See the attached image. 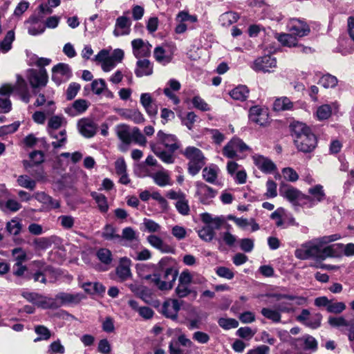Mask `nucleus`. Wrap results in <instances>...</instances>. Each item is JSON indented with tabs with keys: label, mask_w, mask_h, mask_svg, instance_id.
Listing matches in <instances>:
<instances>
[{
	"label": "nucleus",
	"mask_w": 354,
	"mask_h": 354,
	"mask_svg": "<svg viewBox=\"0 0 354 354\" xmlns=\"http://www.w3.org/2000/svg\"><path fill=\"white\" fill-rule=\"evenodd\" d=\"M283 196L286 199H300L302 194L298 189L290 186L284 188Z\"/></svg>",
	"instance_id": "4d7b16f0"
},
{
	"label": "nucleus",
	"mask_w": 354,
	"mask_h": 354,
	"mask_svg": "<svg viewBox=\"0 0 354 354\" xmlns=\"http://www.w3.org/2000/svg\"><path fill=\"white\" fill-rule=\"evenodd\" d=\"M292 206L297 212H299L301 209L304 211L313 207L315 205V201H290Z\"/></svg>",
	"instance_id": "3c124183"
},
{
	"label": "nucleus",
	"mask_w": 354,
	"mask_h": 354,
	"mask_svg": "<svg viewBox=\"0 0 354 354\" xmlns=\"http://www.w3.org/2000/svg\"><path fill=\"white\" fill-rule=\"evenodd\" d=\"M219 169L216 165H211L209 167H205L203 170V176L204 179L209 183L215 182Z\"/></svg>",
	"instance_id": "49530a36"
},
{
	"label": "nucleus",
	"mask_w": 354,
	"mask_h": 354,
	"mask_svg": "<svg viewBox=\"0 0 354 354\" xmlns=\"http://www.w3.org/2000/svg\"><path fill=\"white\" fill-rule=\"evenodd\" d=\"M152 73L153 65L149 60L147 59L138 60L135 69V74L137 77L148 76L151 75Z\"/></svg>",
	"instance_id": "5701e85b"
},
{
	"label": "nucleus",
	"mask_w": 354,
	"mask_h": 354,
	"mask_svg": "<svg viewBox=\"0 0 354 354\" xmlns=\"http://www.w3.org/2000/svg\"><path fill=\"white\" fill-rule=\"evenodd\" d=\"M155 59L162 65L169 64L171 60V57L166 54L165 50L161 46H157L153 50Z\"/></svg>",
	"instance_id": "37998d69"
},
{
	"label": "nucleus",
	"mask_w": 354,
	"mask_h": 354,
	"mask_svg": "<svg viewBox=\"0 0 354 354\" xmlns=\"http://www.w3.org/2000/svg\"><path fill=\"white\" fill-rule=\"evenodd\" d=\"M52 244V241L49 238L47 237H41L35 239L33 241V245L35 248L39 250H45L49 248Z\"/></svg>",
	"instance_id": "774afa93"
},
{
	"label": "nucleus",
	"mask_w": 354,
	"mask_h": 354,
	"mask_svg": "<svg viewBox=\"0 0 354 354\" xmlns=\"http://www.w3.org/2000/svg\"><path fill=\"white\" fill-rule=\"evenodd\" d=\"M35 331L39 336L35 339V342L47 340L50 337V332L46 326H37L35 327Z\"/></svg>",
	"instance_id": "680f3d73"
},
{
	"label": "nucleus",
	"mask_w": 354,
	"mask_h": 354,
	"mask_svg": "<svg viewBox=\"0 0 354 354\" xmlns=\"http://www.w3.org/2000/svg\"><path fill=\"white\" fill-rule=\"evenodd\" d=\"M132 51L136 58L147 57L151 55V45L142 39L131 41Z\"/></svg>",
	"instance_id": "4468645a"
},
{
	"label": "nucleus",
	"mask_w": 354,
	"mask_h": 354,
	"mask_svg": "<svg viewBox=\"0 0 354 354\" xmlns=\"http://www.w3.org/2000/svg\"><path fill=\"white\" fill-rule=\"evenodd\" d=\"M48 134L52 138L57 140V141H53L51 143L54 149L61 148L66 144L67 136L65 129L61 130L59 133H57L56 131H50Z\"/></svg>",
	"instance_id": "cd10ccee"
},
{
	"label": "nucleus",
	"mask_w": 354,
	"mask_h": 354,
	"mask_svg": "<svg viewBox=\"0 0 354 354\" xmlns=\"http://www.w3.org/2000/svg\"><path fill=\"white\" fill-rule=\"evenodd\" d=\"M336 103H333L332 105L323 104L319 106L316 111V115L319 120H324L329 118L332 114L333 107H336Z\"/></svg>",
	"instance_id": "79ce46f5"
},
{
	"label": "nucleus",
	"mask_w": 354,
	"mask_h": 354,
	"mask_svg": "<svg viewBox=\"0 0 354 354\" xmlns=\"http://www.w3.org/2000/svg\"><path fill=\"white\" fill-rule=\"evenodd\" d=\"M192 103L194 108L201 111H208L210 110L209 104L199 95L194 96L192 100Z\"/></svg>",
	"instance_id": "5fc2aeb1"
},
{
	"label": "nucleus",
	"mask_w": 354,
	"mask_h": 354,
	"mask_svg": "<svg viewBox=\"0 0 354 354\" xmlns=\"http://www.w3.org/2000/svg\"><path fill=\"white\" fill-rule=\"evenodd\" d=\"M337 78L329 73L323 75L320 77L318 82V84L322 85L325 88H333L337 86Z\"/></svg>",
	"instance_id": "c03bdc74"
},
{
	"label": "nucleus",
	"mask_w": 354,
	"mask_h": 354,
	"mask_svg": "<svg viewBox=\"0 0 354 354\" xmlns=\"http://www.w3.org/2000/svg\"><path fill=\"white\" fill-rule=\"evenodd\" d=\"M17 183L20 186L30 190H32L36 185L35 181L26 175L19 176L17 178Z\"/></svg>",
	"instance_id": "6e6d98bb"
},
{
	"label": "nucleus",
	"mask_w": 354,
	"mask_h": 354,
	"mask_svg": "<svg viewBox=\"0 0 354 354\" xmlns=\"http://www.w3.org/2000/svg\"><path fill=\"white\" fill-rule=\"evenodd\" d=\"M249 149L248 146L241 139L233 138L223 148V154L228 158L236 156V153L243 152Z\"/></svg>",
	"instance_id": "1a4fd4ad"
},
{
	"label": "nucleus",
	"mask_w": 354,
	"mask_h": 354,
	"mask_svg": "<svg viewBox=\"0 0 354 354\" xmlns=\"http://www.w3.org/2000/svg\"><path fill=\"white\" fill-rule=\"evenodd\" d=\"M239 16L234 12H226L220 16L219 21L223 26H229L237 21Z\"/></svg>",
	"instance_id": "09e8293b"
},
{
	"label": "nucleus",
	"mask_w": 354,
	"mask_h": 354,
	"mask_svg": "<svg viewBox=\"0 0 354 354\" xmlns=\"http://www.w3.org/2000/svg\"><path fill=\"white\" fill-rule=\"evenodd\" d=\"M283 178L290 182H295L299 179V175L292 167L283 168L281 171Z\"/></svg>",
	"instance_id": "0e129e2a"
},
{
	"label": "nucleus",
	"mask_w": 354,
	"mask_h": 354,
	"mask_svg": "<svg viewBox=\"0 0 354 354\" xmlns=\"http://www.w3.org/2000/svg\"><path fill=\"white\" fill-rule=\"evenodd\" d=\"M21 296L28 302L33 304L39 308L43 309L57 308V305L53 299V297H48L37 292L24 291Z\"/></svg>",
	"instance_id": "423d86ee"
},
{
	"label": "nucleus",
	"mask_w": 354,
	"mask_h": 354,
	"mask_svg": "<svg viewBox=\"0 0 354 354\" xmlns=\"http://www.w3.org/2000/svg\"><path fill=\"white\" fill-rule=\"evenodd\" d=\"M288 30L296 37H302L310 32L308 25L303 20L292 19L288 24Z\"/></svg>",
	"instance_id": "2eb2a0df"
},
{
	"label": "nucleus",
	"mask_w": 354,
	"mask_h": 354,
	"mask_svg": "<svg viewBox=\"0 0 354 354\" xmlns=\"http://www.w3.org/2000/svg\"><path fill=\"white\" fill-rule=\"evenodd\" d=\"M230 95L234 100L244 101L249 95V89L245 85H239L230 92Z\"/></svg>",
	"instance_id": "f704fd0d"
},
{
	"label": "nucleus",
	"mask_w": 354,
	"mask_h": 354,
	"mask_svg": "<svg viewBox=\"0 0 354 354\" xmlns=\"http://www.w3.org/2000/svg\"><path fill=\"white\" fill-rule=\"evenodd\" d=\"M340 238L339 234H334L314 239L302 244L300 248H297L295 251V256L301 260L315 259L318 261L325 260L329 257H335V247L337 245H324L339 240Z\"/></svg>",
	"instance_id": "f257e3e1"
},
{
	"label": "nucleus",
	"mask_w": 354,
	"mask_h": 354,
	"mask_svg": "<svg viewBox=\"0 0 354 354\" xmlns=\"http://www.w3.org/2000/svg\"><path fill=\"white\" fill-rule=\"evenodd\" d=\"M148 243L156 249L161 251L162 252L169 253L173 250L172 248L164 243V241L156 235H149L147 236Z\"/></svg>",
	"instance_id": "a878e982"
},
{
	"label": "nucleus",
	"mask_w": 354,
	"mask_h": 354,
	"mask_svg": "<svg viewBox=\"0 0 354 354\" xmlns=\"http://www.w3.org/2000/svg\"><path fill=\"white\" fill-rule=\"evenodd\" d=\"M14 87V92L18 95L22 102L27 104L30 100V94L26 81L21 76H17V81Z\"/></svg>",
	"instance_id": "dca6fc26"
},
{
	"label": "nucleus",
	"mask_w": 354,
	"mask_h": 354,
	"mask_svg": "<svg viewBox=\"0 0 354 354\" xmlns=\"http://www.w3.org/2000/svg\"><path fill=\"white\" fill-rule=\"evenodd\" d=\"M27 79L33 89L45 86L48 82V77L46 71L39 69H30L28 71Z\"/></svg>",
	"instance_id": "6e6552de"
},
{
	"label": "nucleus",
	"mask_w": 354,
	"mask_h": 354,
	"mask_svg": "<svg viewBox=\"0 0 354 354\" xmlns=\"http://www.w3.org/2000/svg\"><path fill=\"white\" fill-rule=\"evenodd\" d=\"M216 274L222 278L230 280L234 277V272L230 268L225 266H219L216 268Z\"/></svg>",
	"instance_id": "69168bd1"
},
{
	"label": "nucleus",
	"mask_w": 354,
	"mask_h": 354,
	"mask_svg": "<svg viewBox=\"0 0 354 354\" xmlns=\"http://www.w3.org/2000/svg\"><path fill=\"white\" fill-rule=\"evenodd\" d=\"M277 66L275 57L271 55H264L257 58L251 64L250 67L256 72L270 73L271 69Z\"/></svg>",
	"instance_id": "0eeeda50"
},
{
	"label": "nucleus",
	"mask_w": 354,
	"mask_h": 354,
	"mask_svg": "<svg viewBox=\"0 0 354 354\" xmlns=\"http://www.w3.org/2000/svg\"><path fill=\"white\" fill-rule=\"evenodd\" d=\"M133 140L137 144L145 146L147 139L138 127H134L131 131V141Z\"/></svg>",
	"instance_id": "13d9d810"
},
{
	"label": "nucleus",
	"mask_w": 354,
	"mask_h": 354,
	"mask_svg": "<svg viewBox=\"0 0 354 354\" xmlns=\"http://www.w3.org/2000/svg\"><path fill=\"white\" fill-rule=\"evenodd\" d=\"M218 324L219 326L225 330L236 328L239 326L238 321L233 318H220L218 320Z\"/></svg>",
	"instance_id": "603ef678"
},
{
	"label": "nucleus",
	"mask_w": 354,
	"mask_h": 354,
	"mask_svg": "<svg viewBox=\"0 0 354 354\" xmlns=\"http://www.w3.org/2000/svg\"><path fill=\"white\" fill-rule=\"evenodd\" d=\"M116 133L118 138L124 144H129L131 142V132L129 131V127L126 124H120L116 127Z\"/></svg>",
	"instance_id": "ea45409f"
},
{
	"label": "nucleus",
	"mask_w": 354,
	"mask_h": 354,
	"mask_svg": "<svg viewBox=\"0 0 354 354\" xmlns=\"http://www.w3.org/2000/svg\"><path fill=\"white\" fill-rule=\"evenodd\" d=\"M292 107L293 103L287 97H279L273 104V108L277 111L290 110Z\"/></svg>",
	"instance_id": "58836bf2"
},
{
	"label": "nucleus",
	"mask_w": 354,
	"mask_h": 354,
	"mask_svg": "<svg viewBox=\"0 0 354 354\" xmlns=\"http://www.w3.org/2000/svg\"><path fill=\"white\" fill-rule=\"evenodd\" d=\"M277 39L284 46L294 47L297 46V37L290 33L277 34Z\"/></svg>",
	"instance_id": "e433bc0d"
},
{
	"label": "nucleus",
	"mask_w": 354,
	"mask_h": 354,
	"mask_svg": "<svg viewBox=\"0 0 354 354\" xmlns=\"http://www.w3.org/2000/svg\"><path fill=\"white\" fill-rule=\"evenodd\" d=\"M158 171L152 172L147 170V176L151 177L155 183L160 187L165 186L170 183V176L167 171L164 169L161 166H158Z\"/></svg>",
	"instance_id": "412c9836"
},
{
	"label": "nucleus",
	"mask_w": 354,
	"mask_h": 354,
	"mask_svg": "<svg viewBox=\"0 0 354 354\" xmlns=\"http://www.w3.org/2000/svg\"><path fill=\"white\" fill-rule=\"evenodd\" d=\"M56 110V106L53 100H49L47 102L46 106L44 111H36L33 113L32 118L33 121L39 124H44L47 116H50L54 114Z\"/></svg>",
	"instance_id": "aec40b11"
},
{
	"label": "nucleus",
	"mask_w": 354,
	"mask_h": 354,
	"mask_svg": "<svg viewBox=\"0 0 354 354\" xmlns=\"http://www.w3.org/2000/svg\"><path fill=\"white\" fill-rule=\"evenodd\" d=\"M182 304L183 301L178 299H169L162 304L161 313L166 317L176 320Z\"/></svg>",
	"instance_id": "f8f14e48"
},
{
	"label": "nucleus",
	"mask_w": 354,
	"mask_h": 354,
	"mask_svg": "<svg viewBox=\"0 0 354 354\" xmlns=\"http://www.w3.org/2000/svg\"><path fill=\"white\" fill-rule=\"evenodd\" d=\"M20 126L19 122H15L8 125H4L0 127V137L16 132Z\"/></svg>",
	"instance_id": "052dcab7"
},
{
	"label": "nucleus",
	"mask_w": 354,
	"mask_h": 354,
	"mask_svg": "<svg viewBox=\"0 0 354 354\" xmlns=\"http://www.w3.org/2000/svg\"><path fill=\"white\" fill-rule=\"evenodd\" d=\"M294 142L297 149L304 153L313 151L317 146V138L314 133L300 136Z\"/></svg>",
	"instance_id": "9d476101"
},
{
	"label": "nucleus",
	"mask_w": 354,
	"mask_h": 354,
	"mask_svg": "<svg viewBox=\"0 0 354 354\" xmlns=\"http://www.w3.org/2000/svg\"><path fill=\"white\" fill-rule=\"evenodd\" d=\"M201 218L205 225L198 230V235L203 241L209 242L215 236V230H219L224 223L225 218L223 216L213 217L207 212L201 214Z\"/></svg>",
	"instance_id": "20e7f679"
},
{
	"label": "nucleus",
	"mask_w": 354,
	"mask_h": 354,
	"mask_svg": "<svg viewBox=\"0 0 354 354\" xmlns=\"http://www.w3.org/2000/svg\"><path fill=\"white\" fill-rule=\"evenodd\" d=\"M292 132L294 140H297V138L305 136L306 134L313 133L308 127L304 123L300 122H295L292 124Z\"/></svg>",
	"instance_id": "7c9ffc66"
},
{
	"label": "nucleus",
	"mask_w": 354,
	"mask_h": 354,
	"mask_svg": "<svg viewBox=\"0 0 354 354\" xmlns=\"http://www.w3.org/2000/svg\"><path fill=\"white\" fill-rule=\"evenodd\" d=\"M261 313L263 317L274 323H279L281 322V315L279 313L277 308L272 309L270 308H263L261 310Z\"/></svg>",
	"instance_id": "a18cd8bd"
},
{
	"label": "nucleus",
	"mask_w": 354,
	"mask_h": 354,
	"mask_svg": "<svg viewBox=\"0 0 354 354\" xmlns=\"http://www.w3.org/2000/svg\"><path fill=\"white\" fill-rule=\"evenodd\" d=\"M57 305V308L61 307L65 304L72 303L80 300L78 295H74L68 293L61 292L53 298Z\"/></svg>",
	"instance_id": "72a5a7b5"
},
{
	"label": "nucleus",
	"mask_w": 354,
	"mask_h": 354,
	"mask_svg": "<svg viewBox=\"0 0 354 354\" xmlns=\"http://www.w3.org/2000/svg\"><path fill=\"white\" fill-rule=\"evenodd\" d=\"M249 118L252 122L264 126L268 122V113L260 106H254L250 109Z\"/></svg>",
	"instance_id": "f3484780"
},
{
	"label": "nucleus",
	"mask_w": 354,
	"mask_h": 354,
	"mask_svg": "<svg viewBox=\"0 0 354 354\" xmlns=\"http://www.w3.org/2000/svg\"><path fill=\"white\" fill-rule=\"evenodd\" d=\"M21 224L17 221L12 219L10 221L8 222L6 224V230L7 231L14 235H17L19 234L21 230Z\"/></svg>",
	"instance_id": "338daca9"
},
{
	"label": "nucleus",
	"mask_w": 354,
	"mask_h": 354,
	"mask_svg": "<svg viewBox=\"0 0 354 354\" xmlns=\"http://www.w3.org/2000/svg\"><path fill=\"white\" fill-rule=\"evenodd\" d=\"M15 39L14 30H9L4 39L0 42V51L3 53H8L12 48V44Z\"/></svg>",
	"instance_id": "a19ab883"
},
{
	"label": "nucleus",
	"mask_w": 354,
	"mask_h": 354,
	"mask_svg": "<svg viewBox=\"0 0 354 354\" xmlns=\"http://www.w3.org/2000/svg\"><path fill=\"white\" fill-rule=\"evenodd\" d=\"M174 260L169 257L162 258L159 261V266L163 270L162 278L153 274L152 283L160 290H171L178 274V270L174 267Z\"/></svg>",
	"instance_id": "7ed1b4c3"
},
{
	"label": "nucleus",
	"mask_w": 354,
	"mask_h": 354,
	"mask_svg": "<svg viewBox=\"0 0 354 354\" xmlns=\"http://www.w3.org/2000/svg\"><path fill=\"white\" fill-rule=\"evenodd\" d=\"M77 129L82 136L90 138L95 135L97 125L92 119L84 118L78 121Z\"/></svg>",
	"instance_id": "ddd939ff"
},
{
	"label": "nucleus",
	"mask_w": 354,
	"mask_h": 354,
	"mask_svg": "<svg viewBox=\"0 0 354 354\" xmlns=\"http://www.w3.org/2000/svg\"><path fill=\"white\" fill-rule=\"evenodd\" d=\"M120 241H127L125 245L133 247L138 243V236L131 227H125L122 230V236L118 239Z\"/></svg>",
	"instance_id": "393cba45"
},
{
	"label": "nucleus",
	"mask_w": 354,
	"mask_h": 354,
	"mask_svg": "<svg viewBox=\"0 0 354 354\" xmlns=\"http://www.w3.org/2000/svg\"><path fill=\"white\" fill-rule=\"evenodd\" d=\"M128 304L133 310L138 312L140 316L145 319L152 318L154 315V312L151 308L147 306H140L138 303L135 300H129Z\"/></svg>",
	"instance_id": "b1692460"
},
{
	"label": "nucleus",
	"mask_w": 354,
	"mask_h": 354,
	"mask_svg": "<svg viewBox=\"0 0 354 354\" xmlns=\"http://www.w3.org/2000/svg\"><path fill=\"white\" fill-rule=\"evenodd\" d=\"M66 121L62 115H53L49 118L47 125V131H56L63 125L66 124Z\"/></svg>",
	"instance_id": "4c0bfd02"
},
{
	"label": "nucleus",
	"mask_w": 354,
	"mask_h": 354,
	"mask_svg": "<svg viewBox=\"0 0 354 354\" xmlns=\"http://www.w3.org/2000/svg\"><path fill=\"white\" fill-rule=\"evenodd\" d=\"M131 260L127 257L120 259V264L116 268V274L121 281H125L131 276Z\"/></svg>",
	"instance_id": "4be33fe9"
},
{
	"label": "nucleus",
	"mask_w": 354,
	"mask_h": 354,
	"mask_svg": "<svg viewBox=\"0 0 354 354\" xmlns=\"http://www.w3.org/2000/svg\"><path fill=\"white\" fill-rule=\"evenodd\" d=\"M30 160H24L23 165L28 169L35 165L41 164L44 161V154L40 151H35L30 153Z\"/></svg>",
	"instance_id": "c9c22d12"
},
{
	"label": "nucleus",
	"mask_w": 354,
	"mask_h": 354,
	"mask_svg": "<svg viewBox=\"0 0 354 354\" xmlns=\"http://www.w3.org/2000/svg\"><path fill=\"white\" fill-rule=\"evenodd\" d=\"M27 23L30 24L28 32L30 35L35 36L43 33L45 30V26L36 17L30 18Z\"/></svg>",
	"instance_id": "c85d7f7f"
},
{
	"label": "nucleus",
	"mask_w": 354,
	"mask_h": 354,
	"mask_svg": "<svg viewBox=\"0 0 354 354\" xmlns=\"http://www.w3.org/2000/svg\"><path fill=\"white\" fill-rule=\"evenodd\" d=\"M292 132L294 140H297V138L305 136L306 134L313 133L308 127L304 123L300 122H295L292 124Z\"/></svg>",
	"instance_id": "c756f323"
},
{
	"label": "nucleus",
	"mask_w": 354,
	"mask_h": 354,
	"mask_svg": "<svg viewBox=\"0 0 354 354\" xmlns=\"http://www.w3.org/2000/svg\"><path fill=\"white\" fill-rule=\"evenodd\" d=\"M91 90L96 95H100L106 89V82L103 79L95 80L92 82Z\"/></svg>",
	"instance_id": "bf43d9fd"
},
{
	"label": "nucleus",
	"mask_w": 354,
	"mask_h": 354,
	"mask_svg": "<svg viewBox=\"0 0 354 354\" xmlns=\"http://www.w3.org/2000/svg\"><path fill=\"white\" fill-rule=\"evenodd\" d=\"M131 21L125 15L116 19L113 35L116 37L127 35L131 31Z\"/></svg>",
	"instance_id": "6ab92c4d"
},
{
	"label": "nucleus",
	"mask_w": 354,
	"mask_h": 354,
	"mask_svg": "<svg viewBox=\"0 0 354 354\" xmlns=\"http://www.w3.org/2000/svg\"><path fill=\"white\" fill-rule=\"evenodd\" d=\"M21 207L17 201H0V209L6 212H15Z\"/></svg>",
	"instance_id": "de8ad7c7"
},
{
	"label": "nucleus",
	"mask_w": 354,
	"mask_h": 354,
	"mask_svg": "<svg viewBox=\"0 0 354 354\" xmlns=\"http://www.w3.org/2000/svg\"><path fill=\"white\" fill-rule=\"evenodd\" d=\"M335 247L336 257L337 256V250H343L344 254L346 257L354 256V243H350L346 245L342 243L334 244Z\"/></svg>",
	"instance_id": "e2e57ef3"
},
{
	"label": "nucleus",
	"mask_w": 354,
	"mask_h": 354,
	"mask_svg": "<svg viewBox=\"0 0 354 354\" xmlns=\"http://www.w3.org/2000/svg\"><path fill=\"white\" fill-rule=\"evenodd\" d=\"M71 75V71L68 64L59 63L53 68L52 79L57 84L62 81L68 80Z\"/></svg>",
	"instance_id": "a211bd4d"
},
{
	"label": "nucleus",
	"mask_w": 354,
	"mask_h": 354,
	"mask_svg": "<svg viewBox=\"0 0 354 354\" xmlns=\"http://www.w3.org/2000/svg\"><path fill=\"white\" fill-rule=\"evenodd\" d=\"M120 115L124 119L131 120L136 124L142 123L145 120L143 115L136 109H124L121 111Z\"/></svg>",
	"instance_id": "2f4dec72"
},
{
	"label": "nucleus",
	"mask_w": 354,
	"mask_h": 354,
	"mask_svg": "<svg viewBox=\"0 0 354 354\" xmlns=\"http://www.w3.org/2000/svg\"><path fill=\"white\" fill-rule=\"evenodd\" d=\"M196 194L203 199L212 198L216 196L217 192L204 183L197 185Z\"/></svg>",
	"instance_id": "473e14b6"
},
{
	"label": "nucleus",
	"mask_w": 354,
	"mask_h": 354,
	"mask_svg": "<svg viewBox=\"0 0 354 354\" xmlns=\"http://www.w3.org/2000/svg\"><path fill=\"white\" fill-rule=\"evenodd\" d=\"M183 155L189 160L188 170L190 174H197L205 165V157L202 151L194 147H187Z\"/></svg>",
	"instance_id": "39448f33"
},
{
	"label": "nucleus",
	"mask_w": 354,
	"mask_h": 354,
	"mask_svg": "<svg viewBox=\"0 0 354 354\" xmlns=\"http://www.w3.org/2000/svg\"><path fill=\"white\" fill-rule=\"evenodd\" d=\"M328 323L329 325L334 328H339L341 326H348L349 322L346 320L344 317H333L330 316L328 319Z\"/></svg>",
	"instance_id": "864d4df0"
},
{
	"label": "nucleus",
	"mask_w": 354,
	"mask_h": 354,
	"mask_svg": "<svg viewBox=\"0 0 354 354\" xmlns=\"http://www.w3.org/2000/svg\"><path fill=\"white\" fill-rule=\"evenodd\" d=\"M157 138L159 142L151 144L153 152L165 163L172 164L175 160L174 152L180 146L179 141L176 136L162 131L157 133Z\"/></svg>",
	"instance_id": "f03ea898"
},
{
	"label": "nucleus",
	"mask_w": 354,
	"mask_h": 354,
	"mask_svg": "<svg viewBox=\"0 0 354 354\" xmlns=\"http://www.w3.org/2000/svg\"><path fill=\"white\" fill-rule=\"evenodd\" d=\"M155 266L153 264H138L136 266V270L138 275L144 279L151 280L152 281V273L155 271Z\"/></svg>",
	"instance_id": "bb28decb"
},
{
	"label": "nucleus",
	"mask_w": 354,
	"mask_h": 354,
	"mask_svg": "<svg viewBox=\"0 0 354 354\" xmlns=\"http://www.w3.org/2000/svg\"><path fill=\"white\" fill-rule=\"evenodd\" d=\"M252 160L255 166L264 174H274L277 170L274 162L262 155L255 154L252 156Z\"/></svg>",
	"instance_id": "9b49d317"
},
{
	"label": "nucleus",
	"mask_w": 354,
	"mask_h": 354,
	"mask_svg": "<svg viewBox=\"0 0 354 354\" xmlns=\"http://www.w3.org/2000/svg\"><path fill=\"white\" fill-rule=\"evenodd\" d=\"M98 260L105 265H109L113 260L111 252L106 248H100L96 252Z\"/></svg>",
	"instance_id": "8fccbe9b"
}]
</instances>
